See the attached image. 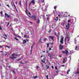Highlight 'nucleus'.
Wrapping results in <instances>:
<instances>
[{"mask_svg": "<svg viewBox=\"0 0 79 79\" xmlns=\"http://www.w3.org/2000/svg\"><path fill=\"white\" fill-rule=\"evenodd\" d=\"M32 18L34 19V20H37V18L38 19V21L37 22V23H40V20H39V18L37 17V16L33 15L32 16Z\"/></svg>", "mask_w": 79, "mask_h": 79, "instance_id": "nucleus-1", "label": "nucleus"}, {"mask_svg": "<svg viewBox=\"0 0 79 79\" xmlns=\"http://www.w3.org/2000/svg\"><path fill=\"white\" fill-rule=\"evenodd\" d=\"M11 56L12 57H10V58L14 60L15 58H16V56H18V55H16L15 54L13 53L11 55Z\"/></svg>", "mask_w": 79, "mask_h": 79, "instance_id": "nucleus-2", "label": "nucleus"}, {"mask_svg": "<svg viewBox=\"0 0 79 79\" xmlns=\"http://www.w3.org/2000/svg\"><path fill=\"white\" fill-rule=\"evenodd\" d=\"M70 39L69 38V37H68V35H66V37L65 39V44L66 42V41L67 42H69V40Z\"/></svg>", "mask_w": 79, "mask_h": 79, "instance_id": "nucleus-3", "label": "nucleus"}, {"mask_svg": "<svg viewBox=\"0 0 79 79\" xmlns=\"http://www.w3.org/2000/svg\"><path fill=\"white\" fill-rule=\"evenodd\" d=\"M25 12H26V14L27 15V16L29 17H30V16H31V13L29 12L28 13V14L27 13V12H28L27 9H26Z\"/></svg>", "mask_w": 79, "mask_h": 79, "instance_id": "nucleus-4", "label": "nucleus"}, {"mask_svg": "<svg viewBox=\"0 0 79 79\" xmlns=\"http://www.w3.org/2000/svg\"><path fill=\"white\" fill-rule=\"evenodd\" d=\"M62 53L66 54V55H67V54H68V51L67 50H65V51H63L62 52Z\"/></svg>", "mask_w": 79, "mask_h": 79, "instance_id": "nucleus-5", "label": "nucleus"}, {"mask_svg": "<svg viewBox=\"0 0 79 79\" xmlns=\"http://www.w3.org/2000/svg\"><path fill=\"white\" fill-rule=\"evenodd\" d=\"M69 23H68L66 25V28L67 30H68L69 29Z\"/></svg>", "mask_w": 79, "mask_h": 79, "instance_id": "nucleus-6", "label": "nucleus"}, {"mask_svg": "<svg viewBox=\"0 0 79 79\" xmlns=\"http://www.w3.org/2000/svg\"><path fill=\"white\" fill-rule=\"evenodd\" d=\"M60 44H63V38H61L60 41Z\"/></svg>", "mask_w": 79, "mask_h": 79, "instance_id": "nucleus-7", "label": "nucleus"}, {"mask_svg": "<svg viewBox=\"0 0 79 79\" xmlns=\"http://www.w3.org/2000/svg\"><path fill=\"white\" fill-rule=\"evenodd\" d=\"M50 39H51L52 40H53V39H54V36H49Z\"/></svg>", "mask_w": 79, "mask_h": 79, "instance_id": "nucleus-8", "label": "nucleus"}, {"mask_svg": "<svg viewBox=\"0 0 79 79\" xmlns=\"http://www.w3.org/2000/svg\"><path fill=\"white\" fill-rule=\"evenodd\" d=\"M76 75H79V69L75 73Z\"/></svg>", "mask_w": 79, "mask_h": 79, "instance_id": "nucleus-9", "label": "nucleus"}, {"mask_svg": "<svg viewBox=\"0 0 79 79\" xmlns=\"http://www.w3.org/2000/svg\"><path fill=\"white\" fill-rule=\"evenodd\" d=\"M63 48V46H62L61 44H60V50H62Z\"/></svg>", "mask_w": 79, "mask_h": 79, "instance_id": "nucleus-10", "label": "nucleus"}, {"mask_svg": "<svg viewBox=\"0 0 79 79\" xmlns=\"http://www.w3.org/2000/svg\"><path fill=\"white\" fill-rule=\"evenodd\" d=\"M31 3H33V4H34L35 3V2H34V0H33L29 4V5H31Z\"/></svg>", "mask_w": 79, "mask_h": 79, "instance_id": "nucleus-11", "label": "nucleus"}, {"mask_svg": "<svg viewBox=\"0 0 79 79\" xmlns=\"http://www.w3.org/2000/svg\"><path fill=\"white\" fill-rule=\"evenodd\" d=\"M5 17H7V18H9V15L6 13H5Z\"/></svg>", "mask_w": 79, "mask_h": 79, "instance_id": "nucleus-12", "label": "nucleus"}, {"mask_svg": "<svg viewBox=\"0 0 79 79\" xmlns=\"http://www.w3.org/2000/svg\"><path fill=\"white\" fill-rule=\"evenodd\" d=\"M65 60H66V58H64L63 60V63H65Z\"/></svg>", "mask_w": 79, "mask_h": 79, "instance_id": "nucleus-13", "label": "nucleus"}, {"mask_svg": "<svg viewBox=\"0 0 79 79\" xmlns=\"http://www.w3.org/2000/svg\"><path fill=\"white\" fill-rule=\"evenodd\" d=\"M48 4H47L46 5V6H45L46 8H45V10H46L47 9V7H48Z\"/></svg>", "mask_w": 79, "mask_h": 79, "instance_id": "nucleus-14", "label": "nucleus"}, {"mask_svg": "<svg viewBox=\"0 0 79 79\" xmlns=\"http://www.w3.org/2000/svg\"><path fill=\"white\" fill-rule=\"evenodd\" d=\"M27 42L26 41V40H23V44H25Z\"/></svg>", "mask_w": 79, "mask_h": 79, "instance_id": "nucleus-15", "label": "nucleus"}, {"mask_svg": "<svg viewBox=\"0 0 79 79\" xmlns=\"http://www.w3.org/2000/svg\"><path fill=\"white\" fill-rule=\"evenodd\" d=\"M42 37L39 40V42H41V43H42V41H41V40H42Z\"/></svg>", "mask_w": 79, "mask_h": 79, "instance_id": "nucleus-16", "label": "nucleus"}, {"mask_svg": "<svg viewBox=\"0 0 79 79\" xmlns=\"http://www.w3.org/2000/svg\"><path fill=\"white\" fill-rule=\"evenodd\" d=\"M44 42H46V41L47 40V39L46 38H44Z\"/></svg>", "mask_w": 79, "mask_h": 79, "instance_id": "nucleus-17", "label": "nucleus"}, {"mask_svg": "<svg viewBox=\"0 0 79 79\" xmlns=\"http://www.w3.org/2000/svg\"><path fill=\"white\" fill-rule=\"evenodd\" d=\"M70 72V69L68 70L67 71V74H69V72Z\"/></svg>", "mask_w": 79, "mask_h": 79, "instance_id": "nucleus-18", "label": "nucleus"}, {"mask_svg": "<svg viewBox=\"0 0 79 79\" xmlns=\"http://www.w3.org/2000/svg\"><path fill=\"white\" fill-rule=\"evenodd\" d=\"M58 17H56V19H54V20L55 21H58Z\"/></svg>", "mask_w": 79, "mask_h": 79, "instance_id": "nucleus-19", "label": "nucleus"}, {"mask_svg": "<svg viewBox=\"0 0 79 79\" xmlns=\"http://www.w3.org/2000/svg\"><path fill=\"white\" fill-rule=\"evenodd\" d=\"M33 45H32L31 47V52H32V48H33Z\"/></svg>", "mask_w": 79, "mask_h": 79, "instance_id": "nucleus-20", "label": "nucleus"}, {"mask_svg": "<svg viewBox=\"0 0 79 79\" xmlns=\"http://www.w3.org/2000/svg\"><path fill=\"white\" fill-rule=\"evenodd\" d=\"M75 50H79V49L77 48V46H76L75 48Z\"/></svg>", "mask_w": 79, "mask_h": 79, "instance_id": "nucleus-21", "label": "nucleus"}, {"mask_svg": "<svg viewBox=\"0 0 79 79\" xmlns=\"http://www.w3.org/2000/svg\"><path fill=\"white\" fill-rule=\"evenodd\" d=\"M24 37H25L26 38H29V37L27 36L26 35H24Z\"/></svg>", "mask_w": 79, "mask_h": 79, "instance_id": "nucleus-22", "label": "nucleus"}, {"mask_svg": "<svg viewBox=\"0 0 79 79\" xmlns=\"http://www.w3.org/2000/svg\"><path fill=\"white\" fill-rule=\"evenodd\" d=\"M77 43V40H76V39H75V44H76Z\"/></svg>", "mask_w": 79, "mask_h": 79, "instance_id": "nucleus-23", "label": "nucleus"}, {"mask_svg": "<svg viewBox=\"0 0 79 79\" xmlns=\"http://www.w3.org/2000/svg\"><path fill=\"white\" fill-rule=\"evenodd\" d=\"M15 40H17V41L19 40L17 38H16V37H15Z\"/></svg>", "mask_w": 79, "mask_h": 79, "instance_id": "nucleus-24", "label": "nucleus"}, {"mask_svg": "<svg viewBox=\"0 0 79 79\" xmlns=\"http://www.w3.org/2000/svg\"><path fill=\"white\" fill-rule=\"evenodd\" d=\"M21 59H22V58H20L18 59V60H17V61H19V60H21Z\"/></svg>", "mask_w": 79, "mask_h": 79, "instance_id": "nucleus-25", "label": "nucleus"}, {"mask_svg": "<svg viewBox=\"0 0 79 79\" xmlns=\"http://www.w3.org/2000/svg\"><path fill=\"white\" fill-rule=\"evenodd\" d=\"M57 40H59V39L60 38V37H59V36L58 35L57 36Z\"/></svg>", "mask_w": 79, "mask_h": 79, "instance_id": "nucleus-26", "label": "nucleus"}, {"mask_svg": "<svg viewBox=\"0 0 79 79\" xmlns=\"http://www.w3.org/2000/svg\"><path fill=\"white\" fill-rule=\"evenodd\" d=\"M56 8H57V6H55L54 7V9L56 10Z\"/></svg>", "mask_w": 79, "mask_h": 79, "instance_id": "nucleus-27", "label": "nucleus"}, {"mask_svg": "<svg viewBox=\"0 0 79 79\" xmlns=\"http://www.w3.org/2000/svg\"><path fill=\"white\" fill-rule=\"evenodd\" d=\"M13 6H14L15 9H16V6H15V4L14 3L13 4Z\"/></svg>", "mask_w": 79, "mask_h": 79, "instance_id": "nucleus-28", "label": "nucleus"}, {"mask_svg": "<svg viewBox=\"0 0 79 79\" xmlns=\"http://www.w3.org/2000/svg\"><path fill=\"white\" fill-rule=\"evenodd\" d=\"M68 23H69V22H71V20L70 19L68 21Z\"/></svg>", "mask_w": 79, "mask_h": 79, "instance_id": "nucleus-29", "label": "nucleus"}, {"mask_svg": "<svg viewBox=\"0 0 79 79\" xmlns=\"http://www.w3.org/2000/svg\"><path fill=\"white\" fill-rule=\"evenodd\" d=\"M47 47L48 48V47H49V44H47Z\"/></svg>", "mask_w": 79, "mask_h": 79, "instance_id": "nucleus-30", "label": "nucleus"}, {"mask_svg": "<svg viewBox=\"0 0 79 79\" xmlns=\"http://www.w3.org/2000/svg\"><path fill=\"white\" fill-rule=\"evenodd\" d=\"M33 77V78H37V76H35V77Z\"/></svg>", "mask_w": 79, "mask_h": 79, "instance_id": "nucleus-31", "label": "nucleus"}, {"mask_svg": "<svg viewBox=\"0 0 79 79\" xmlns=\"http://www.w3.org/2000/svg\"><path fill=\"white\" fill-rule=\"evenodd\" d=\"M19 4L20 5H21V1L19 2Z\"/></svg>", "mask_w": 79, "mask_h": 79, "instance_id": "nucleus-32", "label": "nucleus"}, {"mask_svg": "<svg viewBox=\"0 0 79 79\" xmlns=\"http://www.w3.org/2000/svg\"><path fill=\"white\" fill-rule=\"evenodd\" d=\"M52 50V48H50L49 49V51H50V50Z\"/></svg>", "mask_w": 79, "mask_h": 79, "instance_id": "nucleus-33", "label": "nucleus"}, {"mask_svg": "<svg viewBox=\"0 0 79 79\" xmlns=\"http://www.w3.org/2000/svg\"><path fill=\"white\" fill-rule=\"evenodd\" d=\"M6 47H8V48H10V46L6 45Z\"/></svg>", "mask_w": 79, "mask_h": 79, "instance_id": "nucleus-34", "label": "nucleus"}, {"mask_svg": "<svg viewBox=\"0 0 79 79\" xmlns=\"http://www.w3.org/2000/svg\"><path fill=\"white\" fill-rule=\"evenodd\" d=\"M0 14H1V15H3V12L2 11H1L0 12Z\"/></svg>", "mask_w": 79, "mask_h": 79, "instance_id": "nucleus-35", "label": "nucleus"}, {"mask_svg": "<svg viewBox=\"0 0 79 79\" xmlns=\"http://www.w3.org/2000/svg\"><path fill=\"white\" fill-rule=\"evenodd\" d=\"M55 35H56V37H57V35L56 34V33L55 32Z\"/></svg>", "mask_w": 79, "mask_h": 79, "instance_id": "nucleus-36", "label": "nucleus"}, {"mask_svg": "<svg viewBox=\"0 0 79 79\" xmlns=\"http://www.w3.org/2000/svg\"><path fill=\"white\" fill-rule=\"evenodd\" d=\"M47 19L48 20H48H49V17H48L47 18Z\"/></svg>", "mask_w": 79, "mask_h": 79, "instance_id": "nucleus-37", "label": "nucleus"}, {"mask_svg": "<svg viewBox=\"0 0 79 79\" xmlns=\"http://www.w3.org/2000/svg\"><path fill=\"white\" fill-rule=\"evenodd\" d=\"M3 77H4L2 75L1 77H2V79H3Z\"/></svg>", "mask_w": 79, "mask_h": 79, "instance_id": "nucleus-38", "label": "nucleus"}, {"mask_svg": "<svg viewBox=\"0 0 79 79\" xmlns=\"http://www.w3.org/2000/svg\"><path fill=\"white\" fill-rule=\"evenodd\" d=\"M55 69H57V67L55 66Z\"/></svg>", "mask_w": 79, "mask_h": 79, "instance_id": "nucleus-39", "label": "nucleus"}, {"mask_svg": "<svg viewBox=\"0 0 79 79\" xmlns=\"http://www.w3.org/2000/svg\"><path fill=\"white\" fill-rule=\"evenodd\" d=\"M7 6L8 7H9V8H10V6H9V5H8V4L7 5Z\"/></svg>", "mask_w": 79, "mask_h": 79, "instance_id": "nucleus-40", "label": "nucleus"}, {"mask_svg": "<svg viewBox=\"0 0 79 79\" xmlns=\"http://www.w3.org/2000/svg\"><path fill=\"white\" fill-rule=\"evenodd\" d=\"M46 51H47L46 53H48V49H47V50H46Z\"/></svg>", "mask_w": 79, "mask_h": 79, "instance_id": "nucleus-41", "label": "nucleus"}, {"mask_svg": "<svg viewBox=\"0 0 79 79\" xmlns=\"http://www.w3.org/2000/svg\"><path fill=\"white\" fill-rule=\"evenodd\" d=\"M13 72L15 74H16V73L15 72V71H13Z\"/></svg>", "mask_w": 79, "mask_h": 79, "instance_id": "nucleus-42", "label": "nucleus"}, {"mask_svg": "<svg viewBox=\"0 0 79 79\" xmlns=\"http://www.w3.org/2000/svg\"><path fill=\"white\" fill-rule=\"evenodd\" d=\"M42 11H44V8H43L42 9Z\"/></svg>", "mask_w": 79, "mask_h": 79, "instance_id": "nucleus-43", "label": "nucleus"}, {"mask_svg": "<svg viewBox=\"0 0 79 79\" xmlns=\"http://www.w3.org/2000/svg\"><path fill=\"white\" fill-rule=\"evenodd\" d=\"M64 24H65V23H63V26H64Z\"/></svg>", "mask_w": 79, "mask_h": 79, "instance_id": "nucleus-44", "label": "nucleus"}, {"mask_svg": "<svg viewBox=\"0 0 79 79\" xmlns=\"http://www.w3.org/2000/svg\"><path fill=\"white\" fill-rule=\"evenodd\" d=\"M39 68V66H37V67H36L37 69H38Z\"/></svg>", "mask_w": 79, "mask_h": 79, "instance_id": "nucleus-45", "label": "nucleus"}, {"mask_svg": "<svg viewBox=\"0 0 79 79\" xmlns=\"http://www.w3.org/2000/svg\"><path fill=\"white\" fill-rule=\"evenodd\" d=\"M52 69L54 68V67H53V66H52Z\"/></svg>", "mask_w": 79, "mask_h": 79, "instance_id": "nucleus-46", "label": "nucleus"}, {"mask_svg": "<svg viewBox=\"0 0 79 79\" xmlns=\"http://www.w3.org/2000/svg\"><path fill=\"white\" fill-rule=\"evenodd\" d=\"M0 30H2V27H0Z\"/></svg>", "mask_w": 79, "mask_h": 79, "instance_id": "nucleus-47", "label": "nucleus"}, {"mask_svg": "<svg viewBox=\"0 0 79 79\" xmlns=\"http://www.w3.org/2000/svg\"><path fill=\"white\" fill-rule=\"evenodd\" d=\"M2 47H3V46H0V48H2Z\"/></svg>", "mask_w": 79, "mask_h": 79, "instance_id": "nucleus-48", "label": "nucleus"}, {"mask_svg": "<svg viewBox=\"0 0 79 79\" xmlns=\"http://www.w3.org/2000/svg\"><path fill=\"white\" fill-rule=\"evenodd\" d=\"M61 66H63V67H64V65H61Z\"/></svg>", "mask_w": 79, "mask_h": 79, "instance_id": "nucleus-49", "label": "nucleus"}, {"mask_svg": "<svg viewBox=\"0 0 79 79\" xmlns=\"http://www.w3.org/2000/svg\"><path fill=\"white\" fill-rule=\"evenodd\" d=\"M5 35V36H6V37H7V35Z\"/></svg>", "mask_w": 79, "mask_h": 79, "instance_id": "nucleus-50", "label": "nucleus"}, {"mask_svg": "<svg viewBox=\"0 0 79 79\" xmlns=\"http://www.w3.org/2000/svg\"><path fill=\"white\" fill-rule=\"evenodd\" d=\"M3 38H4L5 40L6 39V38L5 37H3Z\"/></svg>", "mask_w": 79, "mask_h": 79, "instance_id": "nucleus-51", "label": "nucleus"}, {"mask_svg": "<svg viewBox=\"0 0 79 79\" xmlns=\"http://www.w3.org/2000/svg\"><path fill=\"white\" fill-rule=\"evenodd\" d=\"M17 37H19L20 38H21V37L20 36H17Z\"/></svg>", "mask_w": 79, "mask_h": 79, "instance_id": "nucleus-52", "label": "nucleus"}, {"mask_svg": "<svg viewBox=\"0 0 79 79\" xmlns=\"http://www.w3.org/2000/svg\"><path fill=\"white\" fill-rule=\"evenodd\" d=\"M9 24H10V23H8V24L7 25V26H8V25H9Z\"/></svg>", "mask_w": 79, "mask_h": 79, "instance_id": "nucleus-53", "label": "nucleus"}, {"mask_svg": "<svg viewBox=\"0 0 79 79\" xmlns=\"http://www.w3.org/2000/svg\"><path fill=\"white\" fill-rule=\"evenodd\" d=\"M1 53H3V52H2V51H0V53H1Z\"/></svg>", "mask_w": 79, "mask_h": 79, "instance_id": "nucleus-54", "label": "nucleus"}, {"mask_svg": "<svg viewBox=\"0 0 79 79\" xmlns=\"http://www.w3.org/2000/svg\"><path fill=\"white\" fill-rule=\"evenodd\" d=\"M1 55H3V56H4L5 54H2Z\"/></svg>", "mask_w": 79, "mask_h": 79, "instance_id": "nucleus-55", "label": "nucleus"}, {"mask_svg": "<svg viewBox=\"0 0 79 79\" xmlns=\"http://www.w3.org/2000/svg\"><path fill=\"white\" fill-rule=\"evenodd\" d=\"M48 68H49V66H48L47 69H48Z\"/></svg>", "mask_w": 79, "mask_h": 79, "instance_id": "nucleus-56", "label": "nucleus"}, {"mask_svg": "<svg viewBox=\"0 0 79 79\" xmlns=\"http://www.w3.org/2000/svg\"><path fill=\"white\" fill-rule=\"evenodd\" d=\"M1 17H3V15H1Z\"/></svg>", "mask_w": 79, "mask_h": 79, "instance_id": "nucleus-57", "label": "nucleus"}, {"mask_svg": "<svg viewBox=\"0 0 79 79\" xmlns=\"http://www.w3.org/2000/svg\"><path fill=\"white\" fill-rule=\"evenodd\" d=\"M16 21H18V19H16Z\"/></svg>", "mask_w": 79, "mask_h": 79, "instance_id": "nucleus-58", "label": "nucleus"}, {"mask_svg": "<svg viewBox=\"0 0 79 79\" xmlns=\"http://www.w3.org/2000/svg\"><path fill=\"white\" fill-rule=\"evenodd\" d=\"M59 56V57H61V56L60 55Z\"/></svg>", "mask_w": 79, "mask_h": 79, "instance_id": "nucleus-59", "label": "nucleus"}, {"mask_svg": "<svg viewBox=\"0 0 79 79\" xmlns=\"http://www.w3.org/2000/svg\"><path fill=\"white\" fill-rule=\"evenodd\" d=\"M50 56V58H51V57H52V56L50 55V56Z\"/></svg>", "mask_w": 79, "mask_h": 79, "instance_id": "nucleus-60", "label": "nucleus"}, {"mask_svg": "<svg viewBox=\"0 0 79 79\" xmlns=\"http://www.w3.org/2000/svg\"><path fill=\"white\" fill-rule=\"evenodd\" d=\"M27 1L26 2V5H27Z\"/></svg>", "mask_w": 79, "mask_h": 79, "instance_id": "nucleus-61", "label": "nucleus"}, {"mask_svg": "<svg viewBox=\"0 0 79 79\" xmlns=\"http://www.w3.org/2000/svg\"><path fill=\"white\" fill-rule=\"evenodd\" d=\"M15 3L16 4V5H17V2H16Z\"/></svg>", "mask_w": 79, "mask_h": 79, "instance_id": "nucleus-62", "label": "nucleus"}, {"mask_svg": "<svg viewBox=\"0 0 79 79\" xmlns=\"http://www.w3.org/2000/svg\"><path fill=\"white\" fill-rule=\"evenodd\" d=\"M9 68H11V66H9Z\"/></svg>", "mask_w": 79, "mask_h": 79, "instance_id": "nucleus-63", "label": "nucleus"}, {"mask_svg": "<svg viewBox=\"0 0 79 79\" xmlns=\"http://www.w3.org/2000/svg\"><path fill=\"white\" fill-rule=\"evenodd\" d=\"M43 52L44 53H45V51H43Z\"/></svg>", "mask_w": 79, "mask_h": 79, "instance_id": "nucleus-64", "label": "nucleus"}]
</instances>
